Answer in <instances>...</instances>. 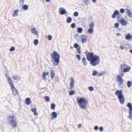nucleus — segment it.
<instances>
[{
	"instance_id": "1",
	"label": "nucleus",
	"mask_w": 132,
	"mask_h": 132,
	"mask_svg": "<svg viewBox=\"0 0 132 132\" xmlns=\"http://www.w3.org/2000/svg\"><path fill=\"white\" fill-rule=\"evenodd\" d=\"M51 57L52 59H54L52 62L55 65H58L59 62V59L60 55L59 54L57 53L56 51H54L51 54Z\"/></svg>"
},
{
	"instance_id": "2",
	"label": "nucleus",
	"mask_w": 132,
	"mask_h": 132,
	"mask_svg": "<svg viewBox=\"0 0 132 132\" xmlns=\"http://www.w3.org/2000/svg\"><path fill=\"white\" fill-rule=\"evenodd\" d=\"M77 101L81 108L85 109H86L87 103H88L87 100L83 97H81L80 98H77Z\"/></svg>"
},
{
	"instance_id": "3",
	"label": "nucleus",
	"mask_w": 132,
	"mask_h": 132,
	"mask_svg": "<svg viewBox=\"0 0 132 132\" xmlns=\"http://www.w3.org/2000/svg\"><path fill=\"white\" fill-rule=\"evenodd\" d=\"M122 90H117L115 92V94L117 96L120 103L121 104H123L125 102V98L122 94Z\"/></svg>"
},
{
	"instance_id": "4",
	"label": "nucleus",
	"mask_w": 132,
	"mask_h": 132,
	"mask_svg": "<svg viewBox=\"0 0 132 132\" xmlns=\"http://www.w3.org/2000/svg\"><path fill=\"white\" fill-rule=\"evenodd\" d=\"M8 82L12 88V89L13 94L14 95H16L18 94H19L18 90L14 87V84L12 80L9 77H8Z\"/></svg>"
},
{
	"instance_id": "5",
	"label": "nucleus",
	"mask_w": 132,
	"mask_h": 132,
	"mask_svg": "<svg viewBox=\"0 0 132 132\" xmlns=\"http://www.w3.org/2000/svg\"><path fill=\"white\" fill-rule=\"evenodd\" d=\"M90 63L93 66H96L100 64V59L99 57L97 55L95 56L94 58L90 61Z\"/></svg>"
},
{
	"instance_id": "6",
	"label": "nucleus",
	"mask_w": 132,
	"mask_h": 132,
	"mask_svg": "<svg viewBox=\"0 0 132 132\" xmlns=\"http://www.w3.org/2000/svg\"><path fill=\"white\" fill-rule=\"evenodd\" d=\"M127 106L129 108V116L128 118L132 120V105L129 102L127 103Z\"/></svg>"
},
{
	"instance_id": "7",
	"label": "nucleus",
	"mask_w": 132,
	"mask_h": 132,
	"mask_svg": "<svg viewBox=\"0 0 132 132\" xmlns=\"http://www.w3.org/2000/svg\"><path fill=\"white\" fill-rule=\"evenodd\" d=\"M97 55H94V53L92 52L88 53L87 55V60L90 61L93 59H94L95 56H96Z\"/></svg>"
},
{
	"instance_id": "8",
	"label": "nucleus",
	"mask_w": 132,
	"mask_h": 132,
	"mask_svg": "<svg viewBox=\"0 0 132 132\" xmlns=\"http://www.w3.org/2000/svg\"><path fill=\"white\" fill-rule=\"evenodd\" d=\"M9 122L11 125L14 127H16L17 125V123L15 120H10Z\"/></svg>"
},
{
	"instance_id": "9",
	"label": "nucleus",
	"mask_w": 132,
	"mask_h": 132,
	"mask_svg": "<svg viewBox=\"0 0 132 132\" xmlns=\"http://www.w3.org/2000/svg\"><path fill=\"white\" fill-rule=\"evenodd\" d=\"M59 12L60 15H63L67 13V12L65 9L61 7L59 9Z\"/></svg>"
},
{
	"instance_id": "10",
	"label": "nucleus",
	"mask_w": 132,
	"mask_h": 132,
	"mask_svg": "<svg viewBox=\"0 0 132 132\" xmlns=\"http://www.w3.org/2000/svg\"><path fill=\"white\" fill-rule=\"evenodd\" d=\"M118 22L123 26H125L127 24V22L123 18L121 19Z\"/></svg>"
},
{
	"instance_id": "11",
	"label": "nucleus",
	"mask_w": 132,
	"mask_h": 132,
	"mask_svg": "<svg viewBox=\"0 0 132 132\" xmlns=\"http://www.w3.org/2000/svg\"><path fill=\"white\" fill-rule=\"evenodd\" d=\"M50 73L51 75V78L52 80H53L55 77V73L54 70L52 69H51L50 70Z\"/></svg>"
},
{
	"instance_id": "12",
	"label": "nucleus",
	"mask_w": 132,
	"mask_h": 132,
	"mask_svg": "<svg viewBox=\"0 0 132 132\" xmlns=\"http://www.w3.org/2000/svg\"><path fill=\"white\" fill-rule=\"evenodd\" d=\"M51 116H52V117L51 118V120H54V118H56L57 115V114L56 112L54 111L51 114Z\"/></svg>"
},
{
	"instance_id": "13",
	"label": "nucleus",
	"mask_w": 132,
	"mask_h": 132,
	"mask_svg": "<svg viewBox=\"0 0 132 132\" xmlns=\"http://www.w3.org/2000/svg\"><path fill=\"white\" fill-rule=\"evenodd\" d=\"M125 11L126 13L127 14L128 16L130 18L132 17V14L130 10L128 9H125Z\"/></svg>"
},
{
	"instance_id": "14",
	"label": "nucleus",
	"mask_w": 132,
	"mask_h": 132,
	"mask_svg": "<svg viewBox=\"0 0 132 132\" xmlns=\"http://www.w3.org/2000/svg\"><path fill=\"white\" fill-rule=\"evenodd\" d=\"M119 13V11L118 10H116L114 12L113 14L112 15L111 17L113 19L115 18L116 17V15H118Z\"/></svg>"
},
{
	"instance_id": "15",
	"label": "nucleus",
	"mask_w": 132,
	"mask_h": 132,
	"mask_svg": "<svg viewBox=\"0 0 132 132\" xmlns=\"http://www.w3.org/2000/svg\"><path fill=\"white\" fill-rule=\"evenodd\" d=\"M49 72L48 71L47 72H44L43 73V79L45 81L46 80V75H49Z\"/></svg>"
},
{
	"instance_id": "16",
	"label": "nucleus",
	"mask_w": 132,
	"mask_h": 132,
	"mask_svg": "<svg viewBox=\"0 0 132 132\" xmlns=\"http://www.w3.org/2000/svg\"><path fill=\"white\" fill-rule=\"evenodd\" d=\"M127 67L124 68L123 70V71L124 72H126L129 71L131 69V67L128 65H127Z\"/></svg>"
},
{
	"instance_id": "17",
	"label": "nucleus",
	"mask_w": 132,
	"mask_h": 132,
	"mask_svg": "<svg viewBox=\"0 0 132 132\" xmlns=\"http://www.w3.org/2000/svg\"><path fill=\"white\" fill-rule=\"evenodd\" d=\"M26 103L28 105H29L31 103V101L30 98L27 97L25 100Z\"/></svg>"
},
{
	"instance_id": "18",
	"label": "nucleus",
	"mask_w": 132,
	"mask_h": 132,
	"mask_svg": "<svg viewBox=\"0 0 132 132\" xmlns=\"http://www.w3.org/2000/svg\"><path fill=\"white\" fill-rule=\"evenodd\" d=\"M31 32L32 33L36 35H37L38 34V32L36 28L35 27L31 29Z\"/></svg>"
},
{
	"instance_id": "19",
	"label": "nucleus",
	"mask_w": 132,
	"mask_h": 132,
	"mask_svg": "<svg viewBox=\"0 0 132 132\" xmlns=\"http://www.w3.org/2000/svg\"><path fill=\"white\" fill-rule=\"evenodd\" d=\"M132 38V35L130 34H127L125 36V38L126 39L129 40Z\"/></svg>"
},
{
	"instance_id": "20",
	"label": "nucleus",
	"mask_w": 132,
	"mask_h": 132,
	"mask_svg": "<svg viewBox=\"0 0 132 132\" xmlns=\"http://www.w3.org/2000/svg\"><path fill=\"white\" fill-rule=\"evenodd\" d=\"M13 78L14 79V80H16L17 79H18L19 80H20L21 79V77L20 76H19L18 75H15V76H13Z\"/></svg>"
},
{
	"instance_id": "21",
	"label": "nucleus",
	"mask_w": 132,
	"mask_h": 132,
	"mask_svg": "<svg viewBox=\"0 0 132 132\" xmlns=\"http://www.w3.org/2000/svg\"><path fill=\"white\" fill-rule=\"evenodd\" d=\"M82 61L84 65H87L88 63L86 61V58L85 57H84L82 59Z\"/></svg>"
},
{
	"instance_id": "22",
	"label": "nucleus",
	"mask_w": 132,
	"mask_h": 132,
	"mask_svg": "<svg viewBox=\"0 0 132 132\" xmlns=\"http://www.w3.org/2000/svg\"><path fill=\"white\" fill-rule=\"evenodd\" d=\"M83 3L85 5H89L90 3V0H82Z\"/></svg>"
},
{
	"instance_id": "23",
	"label": "nucleus",
	"mask_w": 132,
	"mask_h": 132,
	"mask_svg": "<svg viewBox=\"0 0 132 132\" xmlns=\"http://www.w3.org/2000/svg\"><path fill=\"white\" fill-rule=\"evenodd\" d=\"M117 21L118 22L119 21V20L120 19V18H121L122 17V15L121 14H120L119 12V14L117 15Z\"/></svg>"
},
{
	"instance_id": "24",
	"label": "nucleus",
	"mask_w": 132,
	"mask_h": 132,
	"mask_svg": "<svg viewBox=\"0 0 132 132\" xmlns=\"http://www.w3.org/2000/svg\"><path fill=\"white\" fill-rule=\"evenodd\" d=\"M71 82L70 84V86H74L75 80L73 78H72L71 79Z\"/></svg>"
},
{
	"instance_id": "25",
	"label": "nucleus",
	"mask_w": 132,
	"mask_h": 132,
	"mask_svg": "<svg viewBox=\"0 0 132 132\" xmlns=\"http://www.w3.org/2000/svg\"><path fill=\"white\" fill-rule=\"evenodd\" d=\"M19 10L16 9L15 10L14 12V14L13 16L14 17L17 16L18 14L19 13Z\"/></svg>"
},
{
	"instance_id": "26",
	"label": "nucleus",
	"mask_w": 132,
	"mask_h": 132,
	"mask_svg": "<svg viewBox=\"0 0 132 132\" xmlns=\"http://www.w3.org/2000/svg\"><path fill=\"white\" fill-rule=\"evenodd\" d=\"M72 21V19L71 17H68L67 19V22L68 23H70Z\"/></svg>"
},
{
	"instance_id": "27",
	"label": "nucleus",
	"mask_w": 132,
	"mask_h": 132,
	"mask_svg": "<svg viewBox=\"0 0 132 132\" xmlns=\"http://www.w3.org/2000/svg\"><path fill=\"white\" fill-rule=\"evenodd\" d=\"M88 31L89 34H92L94 31V29L91 28H89L88 30Z\"/></svg>"
},
{
	"instance_id": "28",
	"label": "nucleus",
	"mask_w": 132,
	"mask_h": 132,
	"mask_svg": "<svg viewBox=\"0 0 132 132\" xmlns=\"http://www.w3.org/2000/svg\"><path fill=\"white\" fill-rule=\"evenodd\" d=\"M22 7L23 10H26L28 9L29 7L28 5H23L22 6Z\"/></svg>"
},
{
	"instance_id": "29",
	"label": "nucleus",
	"mask_w": 132,
	"mask_h": 132,
	"mask_svg": "<svg viewBox=\"0 0 132 132\" xmlns=\"http://www.w3.org/2000/svg\"><path fill=\"white\" fill-rule=\"evenodd\" d=\"M131 85L132 82L130 81H127V85L129 88H130L131 87Z\"/></svg>"
},
{
	"instance_id": "30",
	"label": "nucleus",
	"mask_w": 132,
	"mask_h": 132,
	"mask_svg": "<svg viewBox=\"0 0 132 132\" xmlns=\"http://www.w3.org/2000/svg\"><path fill=\"white\" fill-rule=\"evenodd\" d=\"M83 29L81 27H79L78 28L77 31L79 33H81Z\"/></svg>"
},
{
	"instance_id": "31",
	"label": "nucleus",
	"mask_w": 132,
	"mask_h": 132,
	"mask_svg": "<svg viewBox=\"0 0 132 132\" xmlns=\"http://www.w3.org/2000/svg\"><path fill=\"white\" fill-rule=\"evenodd\" d=\"M98 71L95 70H94L93 71L92 75L93 76H95L98 74Z\"/></svg>"
},
{
	"instance_id": "32",
	"label": "nucleus",
	"mask_w": 132,
	"mask_h": 132,
	"mask_svg": "<svg viewBox=\"0 0 132 132\" xmlns=\"http://www.w3.org/2000/svg\"><path fill=\"white\" fill-rule=\"evenodd\" d=\"M75 94V92L73 90H71L69 92V94L70 95H72Z\"/></svg>"
},
{
	"instance_id": "33",
	"label": "nucleus",
	"mask_w": 132,
	"mask_h": 132,
	"mask_svg": "<svg viewBox=\"0 0 132 132\" xmlns=\"http://www.w3.org/2000/svg\"><path fill=\"white\" fill-rule=\"evenodd\" d=\"M80 47V46H79V45L77 43H75L74 45V47L75 48H78Z\"/></svg>"
},
{
	"instance_id": "34",
	"label": "nucleus",
	"mask_w": 132,
	"mask_h": 132,
	"mask_svg": "<svg viewBox=\"0 0 132 132\" xmlns=\"http://www.w3.org/2000/svg\"><path fill=\"white\" fill-rule=\"evenodd\" d=\"M45 99L47 102H49L50 101V98L48 96H45Z\"/></svg>"
},
{
	"instance_id": "35",
	"label": "nucleus",
	"mask_w": 132,
	"mask_h": 132,
	"mask_svg": "<svg viewBox=\"0 0 132 132\" xmlns=\"http://www.w3.org/2000/svg\"><path fill=\"white\" fill-rule=\"evenodd\" d=\"M55 105L54 103L52 104L51 105V108L52 109H54L55 108Z\"/></svg>"
},
{
	"instance_id": "36",
	"label": "nucleus",
	"mask_w": 132,
	"mask_h": 132,
	"mask_svg": "<svg viewBox=\"0 0 132 132\" xmlns=\"http://www.w3.org/2000/svg\"><path fill=\"white\" fill-rule=\"evenodd\" d=\"M39 43V41L38 39H35L34 41V44L35 45H37Z\"/></svg>"
},
{
	"instance_id": "37",
	"label": "nucleus",
	"mask_w": 132,
	"mask_h": 132,
	"mask_svg": "<svg viewBox=\"0 0 132 132\" xmlns=\"http://www.w3.org/2000/svg\"><path fill=\"white\" fill-rule=\"evenodd\" d=\"M14 117V115L10 116L8 117V119L9 120V122L10 120H13V119Z\"/></svg>"
},
{
	"instance_id": "38",
	"label": "nucleus",
	"mask_w": 132,
	"mask_h": 132,
	"mask_svg": "<svg viewBox=\"0 0 132 132\" xmlns=\"http://www.w3.org/2000/svg\"><path fill=\"white\" fill-rule=\"evenodd\" d=\"M105 72H102L99 73L98 75V76L100 77L105 74Z\"/></svg>"
},
{
	"instance_id": "39",
	"label": "nucleus",
	"mask_w": 132,
	"mask_h": 132,
	"mask_svg": "<svg viewBox=\"0 0 132 132\" xmlns=\"http://www.w3.org/2000/svg\"><path fill=\"white\" fill-rule=\"evenodd\" d=\"M77 49V51L78 52V53L79 54H81V47H79Z\"/></svg>"
},
{
	"instance_id": "40",
	"label": "nucleus",
	"mask_w": 132,
	"mask_h": 132,
	"mask_svg": "<svg viewBox=\"0 0 132 132\" xmlns=\"http://www.w3.org/2000/svg\"><path fill=\"white\" fill-rule=\"evenodd\" d=\"M81 41H82V43H85L87 42V38H82V39Z\"/></svg>"
},
{
	"instance_id": "41",
	"label": "nucleus",
	"mask_w": 132,
	"mask_h": 132,
	"mask_svg": "<svg viewBox=\"0 0 132 132\" xmlns=\"http://www.w3.org/2000/svg\"><path fill=\"white\" fill-rule=\"evenodd\" d=\"M15 49V47H12L10 49V52H11L14 51Z\"/></svg>"
},
{
	"instance_id": "42",
	"label": "nucleus",
	"mask_w": 132,
	"mask_h": 132,
	"mask_svg": "<svg viewBox=\"0 0 132 132\" xmlns=\"http://www.w3.org/2000/svg\"><path fill=\"white\" fill-rule=\"evenodd\" d=\"M79 15V13L77 11H76L73 14L74 16L76 17H77Z\"/></svg>"
},
{
	"instance_id": "43",
	"label": "nucleus",
	"mask_w": 132,
	"mask_h": 132,
	"mask_svg": "<svg viewBox=\"0 0 132 132\" xmlns=\"http://www.w3.org/2000/svg\"><path fill=\"white\" fill-rule=\"evenodd\" d=\"M89 27L90 28H91L93 29V28L94 27V24L93 22L92 23L90 24L89 25Z\"/></svg>"
},
{
	"instance_id": "44",
	"label": "nucleus",
	"mask_w": 132,
	"mask_h": 132,
	"mask_svg": "<svg viewBox=\"0 0 132 132\" xmlns=\"http://www.w3.org/2000/svg\"><path fill=\"white\" fill-rule=\"evenodd\" d=\"M114 27L116 29L118 28L119 26V24L118 23H116L114 25Z\"/></svg>"
},
{
	"instance_id": "45",
	"label": "nucleus",
	"mask_w": 132,
	"mask_h": 132,
	"mask_svg": "<svg viewBox=\"0 0 132 132\" xmlns=\"http://www.w3.org/2000/svg\"><path fill=\"white\" fill-rule=\"evenodd\" d=\"M88 89L90 91H92L94 90V88L92 86H90L88 87Z\"/></svg>"
},
{
	"instance_id": "46",
	"label": "nucleus",
	"mask_w": 132,
	"mask_h": 132,
	"mask_svg": "<svg viewBox=\"0 0 132 132\" xmlns=\"http://www.w3.org/2000/svg\"><path fill=\"white\" fill-rule=\"evenodd\" d=\"M52 36L50 35H49L48 36L47 39L48 40H51L52 39Z\"/></svg>"
},
{
	"instance_id": "47",
	"label": "nucleus",
	"mask_w": 132,
	"mask_h": 132,
	"mask_svg": "<svg viewBox=\"0 0 132 132\" xmlns=\"http://www.w3.org/2000/svg\"><path fill=\"white\" fill-rule=\"evenodd\" d=\"M76 57L79 61H80V60L81 56L77 54L76 55Z\"/></svg>"
},
{
	"instance_id": "48",
	"label": "nucleus",
	"mask_w": 132,
	"mask_h": 132,
	"mask_svg": "<svg viewBox=\"0 0 132 132\" xmlns=\"http://www.w3.org/2000/svg\"><path fill=\"white\" fill-rule=\"evenodd\" d=\"M80 19L81 23H84L85 22V21L86 20V18H83Z\"/></svg>"
},
{
	"instance_id": "49",
	"label": "nucleus",
	"mask_w": 132,
	"mask_h": 132,
	"mask_svg": "<svg viewBox=\"0 0 132 132\" xmlns=\"http://www.w3.org/2000/svg\"><path fill=\"white\" fill-rule=\"evenodd\" d=\"M117 78L118 81H119L120 80H122V79L121 78V76L120 75L118 76L117 77Z\"/></svg>"
},
{
	"instance_id": "50",
	"label": "nucleus",
	"mask_w": 132,
	"mask_h": 132,
	"mask_svg": "<svg viewBox=\"0 0 132 132\" xmlns=\"http://www.w3.org/2000/svg\"><path fill=\"white\" fill-rule=\"evenodd\" d=\"M120 13H123L125 11V10L123 8H121L120 10Z\"/></svg>"
},
{
	"instance_id": "51",
	"label": "nucleus",
	"mask_w": 132,
	"mask_h": 132,
	"mask_svg": "<svg viewBox=\"0 0 132 132\" xmlns=\"http://www.w3.org/2000/svg\"><path fill=\"white\" fill-rule=\"evenodd\" d=\"M76 26L75 23H72L71 26V28H74Z\"/></svg>"
},
{
	"instance_id": "52",
	"label": "nucleus",
	"mask_w": 132,
	"mask_h": 132,
	"mask_svg": "<svg viewBox=\"0 0 132 132\" xmlns=\"http://www.w3.org/2000/svg\"><path fill=\"white\" fill-rule=\"evenodd\" d=\"M81 38H87V36L85 35H81Z\"/></svg>"
},
{
	"instance_id": "53",
	"label": "nucleus",
	"mask_w": 132,
	"mask_h": 132,
	"mask_svg": "<svg viewBox=\"0 0 132 132\" xmlns=\"http://www.w3.org/2000/svg\"><path fill=\"white\" fill-rule=\"evenodd\" d=\"M99 130L100 131H102L103 130V128L102 126H101L99 128Z\"/></svg>"
},
{
	"instance_id": "54",
	"label": "nucleus",
	"mask_w": 132,
	"mask_h": 132,
	"mask_svg": "<svg viewBox=\"0 0 132 132\" xmlns=\"http://www.w3.org/2000/svg\"><path fill=\"white\" fill-rule=\"evenodd\" d=\"M127 65L126 64H123L122 65H121V70H122V68L123 67H125V66H126L127 67Z\"/></svg>"
},
{
	"instance_id": "55",
	"label": "nucleus",
	"mask_w": 132,
	"mask_h": 132,
	"mask_svg": "<svg viewBox=\"0 0 132 132\" xmlns=\"http://www.w3.org/2000/svg\"><path fill=\"white\" fill-rule=\"evenodd\" d=\"M123 79H122V80H120L119 81H118V82L120 83L121 84V85L122 84H123Z\"/></svg>"
},
{
	"instance_id": "56",
	"label": "nucleus",
	"mask_w": 132,
	"mask_h": 132,
	"mask_svg": "<svg viewBox=\"0 0 132 132\" xmlns=\"http://www.w3.org/2000/svg\"><path fill=\"white\" fill-rule=\"evenodd\" d=\"M31 111L32 112H34L36 111V109L34 108H32L31 109Z\"/></svg>"
},
{
	"instance_id": "57",
	"label": "nucleus",
	"mask_w": 132,
	"mask_h": 132,
	"mask_svg": "<svg viewBox=\"0 0 132 132\" xmlns=\"http://www.w3.org/2000/svg\"><path fill=\"white\" fill-rule=\"evenodd\" d=\"M98 126H95L94 128V129L95 130H97L98 129Z\"/></svg>"
},
{
	"instance_id": "58",
	"label": "nucleus",
	"mask_w": 132,
	"mask_h": 132,
	"mask_svg": "<svg viewBox=\"0 0 132 132\" xmlns=\"http://www.w3.org/2000/svg\"><path fill=\"white\" fill-rule=\"evenodd\" d=\"M79 35L78 34H76L75 35V37L77 38L78 37H79Z\"/></svg>"
},
{
	"instance_id": "59",
	"label": "nucleus",
	"mask_w": 132,
	"mask_h": 132,
	"mask_svg": "<svg viewBox=\"0 0 132 132\" xmlns=\"http://www.w3.org/2000/svg\"><path fill=\"white\" fill-rule=\"evenodd\" d=\"M34 114L35 116H36L38 115V113L37 111H36L35 112H34Z\"/></svg>"
},
{
	"instance_id": "60",
	"label": "nucleus",
	"mask_w": 132,
	"mask_h": 132,
	"mask_svg": "<svg viewBox=\"0 0 132 132\" xmlns=\"http://www.w3.org/2000/svg\"><path fill=\"white\" fill-rule=\"evenodd\" d=\"M24 2V0H20V3H21V5L23 4Z\"/></svg>"
},
{
	"instance_id": "61",
	"label": "nucleus",
	"mask_w": 132,
	"mask_h": 132,
	"mask_svg": "<svg viewBox=\"0 0 132 132\" xmlns=\"http://www.w3.org/2000/svg\"><path fill=\"white\" fill-rule=\"evenodd\" d=\"M120 47L122 50H123L124 47V46L122 45L120 46Z\"/></svg>"
},
{
	"instance_id": "62",
	"label": "nucleus",
	"mask_w": 132,
	"mask_h": 132,
	"mask_svg": "<svg viewBox=\"0 0 132 132\" xmlns=\"http://www.w3.org/2000/svg\"><path fill=\"white\" fill-rule=\"evenodd\" d=\"M116 35L117 36H120L121 35V34L120 33H117Z\"/></svg>"
},
{
	"instance_id": "63",
	"label": "nucleus",
	"mask_w": 132,
	"mask_h": 132,
	"mask_svg": "<svg viewBox=\"0 0 132 132\" xmlns=\"http://www.w3.org/2000/svg\"><path fill=\"white\" fill-rule=\"evenodd\" d=\"M70 86V88L71 89H73L74 87V85H73V86Z\"/></svg>"
},
{
	"instance_id": "64",
	"label": "nucleus",
	"mask_w": 132,
	"mask_h": 132,
	"mask_svg": "<svg viewBox=\"0 0 132 132\" xmlns=\"http://www.w3.org/2000/svg\"><path fill=\"white\" fill-rule=\"evenodd\" d=\"M81 126H82V125H81V124H79L78 125V128H80L81 127Z\"/></svg>"
}]
</instances>
